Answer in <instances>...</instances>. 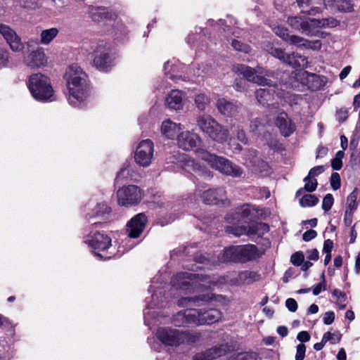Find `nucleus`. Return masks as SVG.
I'll use <instances>...</instances> for the list:
<instances>
[{
    "label": "nucleus",
    "mask_w": 360,
    "mask_h": 360,
    "mask_svg": "<svg viewBox=\"0 0 360 360\" xmlns=\"http://www.w3.org/2000/svg\"><path fill=\"white\" fill-rule=\"evenodd\" d=\"M147 222V217L144 213L135 215L127 224V231L130 238H136L143 231Z\"/></svg>",
    "instance_id": "17"
},
{
    "label": "nucleus",
    "mask_w": 360,
    "mask_h": 360,
    "mask_svg": "<svg viewBox=\"0 0 360 360\" xmlns=\"http://www.w3.org/2000/svg\"><path fill=\"white\" fill-rule=\"evenodd\" d=\"M84 242L94 250L96 256L101 258H110L98 252H104L111 246V238L105 233L99 231H91L85 238Z\"/></svg>",
    "instance_id": "7"
},
{
    "label": "nucleus",
    "mask_w": 360,
    "mask_h": 360,
    "mask_svg": "<svg viewBox=\"0 0 360 360\" xmlns=\"http://www.w3.org/2000/svg\"><path fill=\"white\" fill-rule=\"evenodd\" d=\"M285 306L290 311L295 312L297 309V303L293 298H288L285 301Z\"/></svg>",
    "instance_id": "57"
},
{
    "label": "nucleus",
    "mask_w": 360,
    "mask_h": 360,
    "mask_svg": "<svg viewBox=\"0 0 360 360\" xmlns=\"http://www.w3.org/2000/svg\"><path fill=\"white\" fill-rule=\"evenodd\" d=\"M205 135L219 143H223L228 140L229 131L217 120H214V124L211 125Z\"/></svg>",
    "instance_id": "22"
},
{
    "label": "nucleus",
    "mask_w": 360,
    "mask_h": 360,
    "mask_svg": "<svg viewBox=\"0 0 360 360\" xmlns=\"http://www.w3.org/2000/svg\"><path fill=\"white\" fill-rule=\"evenodd\" d=\"M257 151L253 149L247 150L243 155L244 164L251 169L258 162Z\"/></svg>",
    "instance_id": "38"
},
{
    "label": "nucleus",
    "mask_w": 360,
    "mask_h": 360,
    "mask_svg": "<svg viewBox=\"0 0 360 360\" xmlns=\"http://www.w3.org/2000/svg\"><path fill=\"white\" fill-rule=\"evenodd\" d=\"M226 232L233 234L236 236H240L243 235L250 236V226H228Z\"/></svg>",
    "instance_id": "39"
},
{
    "label": "nucleus",
    "mask_w": 360,
    "mask_h": 360,
    "mask_svg": "<svg viewBox=\"0 0 360 360\" xmlns=\"http://www.w3.org/2000/svg\"><path fill=\"white\" fill-rule=\"evenodd\" d=\"M295 77L297 81L307 86L312 91H319L328 82V78L326 76L307 71H300L295 74Z\"/></svg>",
    "instance_id": "10"
},
{
    "label": "nucleus",
    "mask_w": 360,
    "mask_h": 360,
    "mask_svg": "<svg viewBox=\"0 0 360 360\" xmlns=\"http://www.w3.org/2000/svg\"><path fill=\"white\" fill-rule=\"evenodd\" d=\"M330 185L333 190H338L340 188V176L338 173L334 172L330 176Z\"/></svg>",
    "instance_id": "51"
},
{
    "label": "nucleus",
    "mask_w": 360,
    "mask_h": 360,
    "mask_svg": "<svg viewBox=\"0 0 360 360\" xmlns=\"http://www.w3.org/2000/svg\"><path fill=\"white\" fill-rule=\"evenodd\" d=\"M217 108L221 115L226 117H233L236 115L240 108L237 103L228 101L225 98H219L217 100Z\"/></svg>",
    "instance_id": "27"
},
{
    "label": "nucleus",
    "mask_w": 360,
    "mask_h": 360,
    "mask_svg": "<svg viewBox=\"0 0 360 360\" xmlns=\"http://www.w3.org/2000/svg\"><path fill=\"white\" fill-rule=\"evenodd\" d=\"M154 146L152 141L149 139L143 140L136 147L134 160L137 165L141 167H148L153 160Z\"/></svg>",
    "instance_id": "11"
},
{
    "label": "nucleus",
    "mask_w": 360,
    "mask_h": 360,
    "mask_svg": "<svg viewBox=\"0 0 360 360\" xmlns=\"http://www.w3.org/2000/svg\"><path fill=\"white\" fill-rule=\"evenodd\" d=\"M181 129V124L174 123L169 120L163 122L161 126L162 133L170 139L178 137Z\"/></svg>",
    "instance_id": "28"
},
{
    "label": "nucleus",
    "mask_w": 360,
    "mask_h": 360,
    "mask_svg": "<svg viewBox=\"0 0 360 360\" xmlns=\"http://www.w3.org/2000/svg\"><path fill=\"white\" fill-rule=\"evenodd\" d=\"M269 53L273 56L274 57L279 59L282 62L284 63L285 56L287 53H285L283 50H282L280 48H274L271 47L269 51Z\"/></svg>",
    "instance_id": "48"
},
{
    "label": "nucleus",
    "mask_w": 360,
    "mask_h": 360,
    "mask_svg": "<svg viewBox=\"0 0 360 360\" xmlns=\"http://www.w3.org/2000/svg\"><path fill=\"white\" fill-rule=\"evenodd\" d=\"M214 119L209 115L202 114L196 117V124L200 131L205 134L211 125L214 124Z\"/></svg>",
    "instance_id": "32"
},
{
    "label": "nucleus",
    "mask_w": 360,
    "mask_h": 360,
    "mask_svg": "<svg viewBox=\"0 0 360 360\" xmlns=\"http://www.w3.org/2000/svg\"><path fill=\"white\" fill-rule=\"evenodd\" d=\"M238 214L240 217V219L245 221L249 219V217L251 214V210L250 209L248 205H243L238 210Z\"/></svg>",
    "instance_id": "52"
},
{
    "label": "nucleus",
    "mask_w": 360,
    "mask_h": 360,
    "mask_svg": "<svg viewBox=\"0 0 360 360\" xmlns=\"http://www.w3.org/2000/svg\"><path fill=\"white\" fill-rule=\"evenodd\" d=\"M94 64L98 69L105 70L111 65L112 59L105 44H98L94 51Z\"/></svg>",
    "instance_id": "15"
},
{
    "label": "nucleus",
    "mask_w": 360,
    "mask_h": 360,
    "mask_svg": "<svg viewBox=\"0 0 360 360\" xmlns=\"http://www.w3.org/2000/svg\"><path fill=\"white\" fill-rule=\"evenodd\" d=\"M317 236V233L316 231L310 229L305 231L302 235V238L304 241H309L314 238H315Z\"/></svg>",
    "instance_id": "62"
},
{
    "label": "nucleus",
    "mask_w": 360,
    "mask_h": 360,
    "mask_svg": "<svg viewBox=\"0 0 360 360\" xmlns=\"http://www.w3.org/2000/svg\"><path fill=\"white\" fill-rule=\"evenodd\" d=\"M130 169L128 166H123L117 172L115 181L118 182L120 179H126L129 176Z\"/></svg>",
    "instance_id": "53"
},
{
    "label": "nucleus",
    "mask_w": 360,
    "mask_h": 360,
    "mask_svg": "<svg viewBox=\"0 0 360 360\" xmlns=\"http://www.w3.org/2000/svg\"><path fill=\"white\" fill-rule=\"evenodd\" d=\"M326 6L337 8L338 11L348 12L352 9L351 0H326Z\"/></svg>",
    "instance_id": "34"
},
{
    "label": "nucleus",
    "mask_w": 360,
    "mask_h": 360,
    "mask_svg": "<svg viewBox=\"0 0 360 360\" xmlns=\"http://www.w3.org/2000/svg\"><path fill=\"white\" fill-rule=\"evenodd\" d=\"M59 30L56 27L44 30L40 34V43L43 45L49 44L58 34Z\"/></svg>",
    "instance_id": "35"
},
{
    "label": "nucleus",
    "mask_w": 360,
    "mask_h": 360,
    "mask_svg": "<svg viewBox=\"0 0 360 360\" xmlns=\"http://www.w3.org/2000/svg\"><path fill=\"white\" fill-rule=\"evenodd\" d=\"M28 88L36 100L51 101L53 96V89L49 79L41 73L33 74L30 77Z\"/></svg>",
    "instance_id": "6"
},
{
    "label": "nucleus",
    "mask_w": 360,
    "mask_h": 360,
    "mask_svg": "<svg viewBox=\"0 0 360 360\" xmlns=\"http://www.w3.org/2000/svg\"><path fill=\"white\" fill-rule=\"evenodd\" d=\"M166 105L169 108L179 110L183 108L182 93L179 90H172L166 97Z\"/></svg>",
    "instance_id": "29"
},
{
    "label": "nucleus",
    "mask_w": 360,
    "mask_h": 360,
    "mask_svg": "<svg viewBox=\"0 0 360 360\" xmlns=\"http://www.w3.org/2000/svg\"><path fill=\"white\" fill-rule=\"evenodd\" d=\"M319 202V198L311 194L304 195L300 199V204L302 207H310L316 205Z\"/></svg>",
    "instance_id": "40"
},
{
    "label": "nucleus",
    "mask_w": 360,
    "mask_h": 360,
    "mask_svg": "<svg viewBox=\"0 0 360 360\" xmlns=\"http://www.w3.org/2000/svg\"><path fill=\"white\" fill-rule=\"evenodd\" d=\"M303 181L305 182L304 187L305 191L308 192H313L316 189L318 182L316 179H314L313 177L307 175L306 177H304Z\"/></svg>",
    "instance_id": "43"
},
{
    "label": "nucleus",
    "mask_w": 360,
    "mask_h": 360,
    "mask_svg": "<svg viewBox=\"0 0 360 360\" xmlns=\"http://www.w3.org/2000/svg\"><path fill=\"white\" fill-rule=\"evenodd\" d=\"M312 27H334L338 25V20L333 18L323 19H311Z\"/></svg>",
    "instance_id": "36"
},
{
    "label": "nucleus",
    "mask_w": 360,
    "mask_h": 360,
    "mask_svg": "<svg viewBox=\"0 0 360 360\" xmlns=\"http://www.w3.org/2000/svg\"><path fill=\"white\" fill-rule=\"evenodd\" d=\"M249 226L250 236L259 235L262 236L269 231V225L263 222L252 223Z\"/></svg>",
    "instance_id": "37"
},
{
    "label": "nucleus",
    "mask_w": 360,
    "mask_h": 360,
    "mask_svg": "<svg viewBox=\"0 0 360 360\" xmlns=\"http://www.w3.org/2000/svg\"><path fill=\"white\" fill-rule=\"evenodd\" d=\"M171 283L173 288L187 294L209 290L217 284V279L205 274L179 272L172 278Z\"/></svg>",
    "instance_id": "1"
},
{
    "label": "nucleus",
    "mask_w": 360,
    "mask_h": 360,
    "mask_svg": "<svg viewBox=\"0 0 360 360\" xmlns=\"http://www.w3.org/2000/svg\"><path fill=\"white\" fill-rule=\"evenodd\" d=\"M198 156L212 168L223 174L232 177H240L243 173V170L240 167L224 157L218 156L204 150L198 151Z\"/></svg>",
    "instance_id": "5"
},
{
    "label": "nucleus",
    "mask_w": 360,
    "mask_h": 360,
    "mask_svg": "<svg viewBox=\"0 0 360 360\" xmlns=\"http://www.w3.org/2000/svg\"><path fill=\"white\" fill-rule=\"evenodd\" d=\"M105 8H101V7H98V8H96L94 9V11H92L91 13H92V18L94 20H99L98 18H97V15H101V18L103 19V18H106V13H105Z\"/></svg>",
    "instance_id": "54"
},
{
    "label": "nucleus",
    "mask_w": 360,
    "mask_h": 360,
    "mask_svg": "<svg viewBox=\"0 0 360 360\" xmlns=\"http://www.w3.org/2000/svg\"><path fill=\"white\" fill-rule=\"evenodd\" d=\"M333 202H334V199H333L332 194H330V193L326 194V196L323 199L322 209L325 212L329 211L331 209V207L333 205Z\"/></svg>",
    "instance_id": "46"
},
{
    "label": "nucleus",
    "mask_w": 360,
    "mask_h": 360,
    "mask_svg": "<svg viewBox=\"0 0 360 360\" xmlns=\"http://www.w3.org/2000/svg\"><path fill=\"white\" fill-rule=\"evenodd\" d=\"M110 212V208L105 203H99L97 205L95 210V217H103Z\"/></svg>",
    "instance_id": "47"
},
{
    "label": "nucleus",
    "mask_w": 360,
    "mask_h": 360,
    "mask_svg": "<svg viewBox=\"0 0 360 360\" xmlns=\"http://www.w3.org/2000/svg\"><path fill=\"white\" fill-rule=\"evenodd\" d=\"M275 34L284 41L296 45L299 47H305L314 50L320 49L321 43L319 40L309 41L297 35H290L287 28L281 26L276 27L274 29Z\"/></svg>",
    "instance_id": "8"
},
{
    "label": "nucleus",
    "mask_w": 360,
    "mask_h": 360,
    "mask_svg": "<svg viewBox=\"0 0 360 360\" xmlns=\"http://www.w3.org/2000/svg\"><path fill=\"white\" fill-rule=\"evenodd\" d=\"M223 299L224 297L222 295H216L212 292H208L192 297H183L179 300L178 304L179 306H200L201 302H207L212 300L221 302Z\"/></svg>",
    "instance_id": "18"
},
{
    "label": "nucleus",
    "mask_w": 360,
    "mask_h": 360,
    "mask_svg": "<svg viewBox=\"0 0 360 360\" xmlns=\"http://www.w3.org/2000/svg\"><path fill=\"white\" fill-rule=\"evenodd\" d=\"M236 72L242 75L248 81L259 85H269V79L262 76L263 71L260 67L253 69L245 65H238L236 67Z\"/></svg>",
    "instance_id": "13"
},
{
    "label": "nucleus",
    "mask_w": 360,
    "mask_h": 360,
    "mask_svg": "<svg viewBox=\"0 0 360 360\" xmlns=\"http://www.w3.org/2000/svg\"><path fill=\"white\" fill-rule=\"evenodd\" d=\"M198 309H187L181 310L172 317V323L176 327H191L199 326Z\"/></svg>",
    "instance_id": "12"
},
{
    "label": "nucleus",
    "mask_w": 360,
    "mask_h": 360,
    "mask_svg": "<svg viewBox=\"0 0 360 360\" xmlns=\"http://www.w3.org/2000/svg\"><path fill=\"white\" fill-rule=\"evenodd\" d=\"M261 276L256 271H243L238 276V282L242 284L249 285L260 279Z\"/></svg>",
    "instance_id": "33"
},
{
    "label": "nucleus",
    "mask_w": 360,
    "mask_h": 360,
    "mask_svg": "<svg viewBox=\"0 0 360 360\" xmlns=\"http://www.w3.org/2000/svg\"><path fill=\"white\" fill-rule=\"evenodd\" d=\"M251 169L255 173H266L269 169V165L266 162L259 158L256 165H253Z\"/></svg>",
    "instance_id": "44"
},
{
    "label": "nucleus",
    "mask_w": 360,
    "mask_h": 360,
    "mask_svg": "<svg viewBox=\"0 0 360 360\" xmlns=\"http://www.w3.org/2000/svg\"><path fill=\"white\" fill-rule=\"evenodd\" d=\"M65 77L69 91L68 102L74 106H79L88 96L87 75L80 67L74 64L69 66Z\"/></svg>",
    "instance_id": "2"
},
{
    "label": "nucleus",
    "mask_w": 360,
    "mask_h": 360,
    "mask_svg": "<svg viewBox=\"0 0 360 360\" xmlns=\"http://www.w3.org/2000/svg\"><path fill=\"white\" fill-rule=\"evenodd\" d=\"M269 84L267 88H261L256 91V98L257 101L264 106H274L278 105V102L276 101V96L279 97L281 92L276 93V88L271 84L269 79Z\"/></svg>",
    "instance_id": "14"
},
{
    "label": "nucleus",
    "mask_w": 360,
    "mask_h": 360,
    "mask_svg": "<svg viewBox=\"0 0 360 360\" xmlns=\"http://www.w3.org/2000/svg\"><path fill=\"white\" fill-rule=\"evenodd\" d=\"M0 34L14 52L22 51L24 49L20 37L9 26L0 23Z\"/></svg>",
    "instance_id": "16"
},
{
    "label": "nucleus",
    "mask_w": 360,
    "mask_h": 360,
    "mask_svg": "<svg viewBox=\"0 0 360 360\" xmlns=\"http://www.w3.org/2000/svg\"><path fill=\"white\" fill-rule=\"evenodd\" d=\"M333 248V242L330 239H327L324 241L323 252L325 253H331Z\"/></svg>",
    "instance_id": "64"
},
{
    "label": "nucleus",
    "mask_w": 360,
    "mask_h": 360,
    "mask_svg": "<svg viewBox=\"0 0 360 360\" xmlns=\"http://www.w3.org/2000/svg\"><path fill=\"white\" fill-rule=\"evenodd\" d=\"M323 281L321 283H318L313 289V294L314 295H318L322 290H326V283L324 280V274H322Z\"/></svg>",
    "instance_id": "61"
},
{
    "label": "nucleus",
    "mask_w": 360,
    "mask_h": 360,
    "mask_svg": "<svg viewBox=\"0 0 360 360\" xmlns=\"http://www.w3.org/2000/svg\"><path fill=\"white\" fill-rule=\"evenodd\" d=\"M201 141L198 134L188 131L181 132L177 137V143L179 148L189 150L195 148Z\"/></svg>",
    "instance_id": "20"
},
{
    "label": "nucleus",
    "mask_w": 360,
    "mask_h": 360,
    "mask_svg": "<svg viewBox=\"0 0 360 360\" xmlns=\"http://www.w3.org/2000/svg\"><path fill=\"white\" fill-rule=\"evenodd\" d=\"M324 172V167L323 166H316L313 168H311L308 174V176L311 177H314L316 176L319 175L320 174L323 173Z\"/></svg>",
    "instance_id": "63"
},
{
    "label": "nucleus",
    "mask_w": 360,
    "mask_h": 360,
    "mask_svg": "<svg viewBox=\"0 0 360 360\" xmlns=\"http://www.w3.org/2000/svg\"><path fill=\"white\" fill-rule=\"evenodd\" d=\"M311 19H306L302 16H291L288 18V24L294 30L301 31L307 36H316L312 30Z\"/></svg>",
    "instance_id": "19"
},
{
    "label": "nucleus",
    "mask_w": 360,
    "mask_h": 360,
    "mask_svg": "<svg viewBox=\"0 0 360 360\" xmlns=\"http://www.w3.org/2000/svg\"><path fill=\"white\" fill-rule=\"evenodd\" d=\"M210 103L209 98L204 94H199L195 96V103L200 110H205Z\"/></svg>",
    "instance_id": "41"
},
{
    "label": "nucleus",
    "mask_w": 360,
    "mask_h": 360,
    "mask_svg": "<svg viewBox=\"0 0 360 360\" xmlns=\"http://www.w3.org/2000/svg\"><path fill=\"white\" fill-rule=\"evenodd\" d=\"M118 204L122 206L136 205L141 200L139 188L135 185H129L120 188L117 192Z\"/></svg>",
    "instance_id": "9"
},
{
    "label": "nucleus",
    "mask_w": 360,
    "mask_h": 360,
    "mask_svg": "<svg viewBox=\"0 0 360 360\" xmlns=\"http://www.w3.org/2000/svg\"><path fill=\"white\" fill-rule=\"evenodd\" d=\"M304 259V256L302 252H296L291 255L290 262L295 266H300Z\"/></svg>",
    "instance_id": "50"
},
{
    "label": "nucleus",
    "mask_w": 360,
    "mask_h": 360,
    "mask_svg": "<svg viewBox=\"0 0 360 360\" xmlns=\"http://www.w3.org/2000/svg\"><path fill=\"white\" fill-rule=\"evenodd\" d=\"M329 334L328 336L327 342H330L331 344H335L339 342L341 338V335L339 332L332 333L330 332H326L323 335Z\"/></svg>",
    "instance_id": "55"
},
{
    "label": "nucleus",
    "mask_w": 360,
    "mask_h": 360,
    "mask_svg": "<svg viewBox=\"0 0 360 360\" xmlns=\"http://www.w3.org/2000/svg\"><path fill=\"white\" fill-rule=\"evenodd\" d=\"M20 5L27 8H34L37 6V0H20Z\"/></svg>",
    "instance_id": "60"
},
{
    "label": "nucleus",
    "mask_w": 360,
    "mask_h": 360,
    "mask_svg": "<svg viewBox=\"0 0 360 360\" xmlns=\"http://www.w3.org/2000/svg\"><path fill=\"white\" fill-rule=\"evenodd\" d=\"M30 57V61L27 62V65L31 68L43 66L47 62L46 55L42 49H37L32 51Z\"/></svg>",
    "instance_id": "31"
},
{
    "label": "nucleus",
    "mask_w": 360,
    "mask_h": 360,
    "mask_svg": "<svg viewBox=\"0 0 360 360\" xmlns=\"http://www.w3.org/2000/svg\"><path fill=\"white\" fill-rule=\"evenodd\" d=\"M237 139L244 144H247L248 143V139L245 132L243 129H240L239 127H237Z\"/></svg>",
    "instance_id": "58"
},
{
    "label": "nucleus",
    "mask_w": 360,
    "mask_h": 360,
    "mask_svg": "<svg viewBox=\"0 0 360 360\" xmlns=\"http://www.w3.org/2000/svg\"><path fill=\"white\" fill-rule=\"evenodd\" d=\"M284 63L293 68H307L308 61L306 57L298 53L286 54Z\"/></svg>",
    "instance_id": "30"
},
{
    "label": "nucleus",
    "mask_w": 360,
    "mask_h": 360,
    "mask_svg": "<svg viewBox=\"0 0 360 360\" xmlns=\"http://www.w3.org/2000/svg\"><path fill=\"white\" fill-rule=\"evenodd\" d=\"M227 352V347L221 345L219 347H213L207 349L201 354H197L193 360H215L225 355Z\"/></svg>",
    "instance_id": "26"
},
{
    "label": "nucleus",
    "mask_w": 360,
    "mask_h": 360,
    "mask_svg": "<svg viewBox=\"0 0 360 360\" xmlns=\"http://www.w3.org/2000/svg\"><path fill=\"white\" fill-rule=\"evenodd\" d=\"M9 63V52L6 49H0V68L7 67Z\"/></svg>",
    "instance_id": "49"
},
{
    "label": "nucleus",
    "mask_w": 360,
    "mask_h": 360,
    "mask_svg": "<svg viewBox=\"0 0 360 360\" xmlns=\"http://www.w3.org/2000/svg\"><path fill=\"white\" fill-rule=\"evenodd\" d=\"M199 326L204 324H212L221 318V313L216 309H198Z\"/></svg>",
    "instance_id": "25"
},
{
    "label": "nucleus",
    "mask_w": 360,
    "mask_h": 360,
    "mask_svg": "<svg viewBox=\"0 0 360 360\" xmlns=\"http://www.w3.org/2000/svg\"><path fill=\"white\" fill-rule=\"evenodd\" d=\"M201 198L204 203L208 205L223 202L226 199V191L222 187L208 189L202 193Z\"/></svg>",
    "instance_id": "23"
},
{
    "label": "nucleus",
    "mask_w": 360,
    "mask_h": 360,
    "mask_svg": "<svg viewBox=\"0 0 360 360\" xmlns=\"http://www.w3.org/2000/svg\"><path fill=\"white\" fill-rule=\"evenodd\" d=\"M276 124L278 127L282 135L285 137L289 136L295 130V124L284 112H281L278 115L276 120Z\"/></svg>",
    "instance_id": "24"
},
{
    "label": "nucleus",
    "mask_w": 360,
    "mask_h": 360,
    "mask_svg": "<svg viewBox=\"0 0 360 360\" xmlns=\"http://www.w3.org/2000/svg\"><path fill=\"white\" fill-rule=\"evenodd\" d=\"M357 195L358 190L355 188L347 197V205L351 212L356 210L357 207Z\"/></svg>",
    "instance_id": "42"
},
{
    "label": "nucleus",
    "mask_w": 360,
    "mask_h": 360,
    "mask_svg": "<svg viewBox=\"0 0 360 360\" xmlns=\"http://www.w3.org/2000/svg\"><path fill=\"white\" fill-rule=\"evenodd\" d=\"M297 3L302 13L311 15L320 13L327 4L326 0H297Z\"/></svg>",
    "instance_id": "21"
},
{
    "label": "nucleus",
    "mask_w": 360,
    "mask_h": 360,
    "mask_svg": "<svg viewBox=\"0 0 360 360\" xmlns=\"http://www.w3.org/2000/svg\"><path fill=\"white\" fill-rule=\"evenodd\" d=\"M231 45L236 51H242L245 53H249L251 50L250 46L242 43L238 39H233L231 41Z\"/></svg>",
    "instance_id": "45"
},
{
    "label": "nucleus",
    "mask_w": 360,
    "mask_h": 360,
    "mask_svg": "<svg viewBox=\"0 0 360 360\" xmlns=\"http://www.w3.org/2000/svg\"><path fill=\"white\" fill-rule=\"evenodd\" d=\"M335 320V314L333 311H327L324 314L323 321L326 325L331 324Z\"/></svg>",
    "instance_id": "59"
},
{
    "label": "nucleus",
    "mask_w": 360,
    "mask_h": 360,
    "mask_svg": "<svg viewBox=\"0 0 360 360\" xmlns=\"http://www.w3.org/2000/svg\"><path fill=\"white\" fill-rule=\"evenodd\" d=\"M156 337L166 346L177 347L181 344L195 342L199 340L200 335L188 330L162 327L157 330Z\"/></svg>",
    "instance_id": "3"
},
{
    "label": "nucleus",
    "mask_w": 360,
    "mask_h": 360,
    "mask_svg": "<svg viewBox=\"0 0 360 360\" xmlns=\"http://www.w3.org/2000/svg\"><path fill=\"white\" fill-rule=\"evenodd\" d=\"M306 347L303 344H300L297 347L295 360H303L305 356Z\"/></svg>",
    "instance_id": "56"
},
{
    "label": "nucleus",
    "mask_w": 360,
    "mask_h": 360,
    "mask_svg": "<svg viewBox=\"0 0 360 360\" xmlns=\"http://www.w3.org/2000/svg\"><path fill=\"white\" fill-rule=\"evenodd\" d=\"M260 256L259 249L255 245H236L226 248L221 257L219 258V261L220 262L246 263L256 260Z\"/></svg>",
    "instance_id": "4"
}]
</instances>
